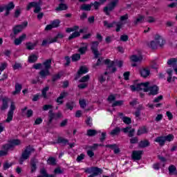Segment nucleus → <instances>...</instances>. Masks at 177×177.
Listing matches in <instances>:
<instances>
[{
	"instance_id": "1",
	"label": "nucleus",
	"mask_w": 177,
	"mask_h": 177,
	"mask_svg": "<svg viewBox=\"0 0 177 177\" xmlns=\"http://www.w3.org/2000/svg\"><path fill=\"white\" fill-rule=\"evenodd\" d=\"M150 82H141L136 83V80L134 82L133 84L130 86V89L132 92H140V91H143L144 92H149V96H156L158 95V91L160 88L157 85L149 86Z\"/></svg>"
},
{
	"instance_id": "2",
	"label": "nucleus",
	"mask_w": 177,
	"mask_h": 177,
	"mask_svg": "<svg viewBox=\"0 0 177 177\" xmlns=\"http://www.w3.org/2000/svg\"><path fill=\"white\" fill-rule=\"evenodd\" d=\"M42 64L44 66V69L40 71L39 72V75H40L41 78H46V77L50 75V71L49 70H50L52 67V59H46L44 62H43V64H35L32 66V68H35V70H40V68H42Z\"/></svg>"
},
{
	"instance_id": "3",
	"label": "nucleus",
	"mask_w": 177,
	"mask_h": 177,
	"mask_svg": "<svg viewBox=\"0 0 177 177\" xmlns=\"http://www.w3.org/2000/svg\"><path fill=\"white\" fill-rule=\"evenodd\" d=\"M20 145H21V141L19 139H12L8 140V143L2 145L1 149L3 150H0V157L8 156L9 150H13L16 146H20Z\"/></svg>"
},
{
	"instance_id": "4",
	"label": "nucleus",
	"mask_w": 177,
	"mask_h": 177,
	"mask_svg": "<svg viewBox=\"0 0 177 177\" xmlns=\"http://www.w3.org/2000/svg\"><path fill=\"white\" fill-rule=\"evenodd\" d=\"M53 105L52 104H45L42 107L43 111H48V120L47 122V125H50L52 122H53L54 120H59V118H62L63 117V115L62 114V112H58L55 113L53 112Z\"/></svg>"
},
{
	"instance_id": "5",
	"label": "nucleus",
	"mask_w": 177,
	"mask_h": 177,
	"mask_svg": "<svg viewBox=\"0 0 177 177\" xmlns=\"http://www.w3.org/2000/svg\"><path fill=\"white\" fill-rule=\"evenodd\" d=\"M99 41H94L91 42V50L92 53L94 55L95 59H97V62L93 65V68H96L99 66H102V63L103 62V57H100V53H99Z\"/></svg>"
},
{
	"instance_id": "6",
	"label": "nucleus",
	"mask_w": 177,
	"mask_h": 177,
	"mask_svg": "<svg viewBox=\"0 0 177 177\" xmlns=\"http://www.w3.org/2000/svg\"><path fill=\"white\" fill-rule=\"evenodd\" d=\"M102 2H106V0H100ZM120 0H111V1L108 4L107 6L104 8V12L106 16H110V12L114 10L115 9V6L118 5V2Z\"/></svg>"
},
{
	"instance_id": "7",
	"label": "nucleus",
	"mask_w": 177,
	"mask_h": 177,
	"mask_svg": "<svg viewBox=\"0 0 177 177\" xmlns=\"http://www.w3.org/2000/svg\"><path fill=\"white\" fill-rule=\"evenodd\" d=\"M80 171H84L85 174H93L95 176H99L103 174L102 168L98 167H91L80 169Z\"/></svg>"
},
{
	"instance_id": "8",
	"label": "nucleus",
	"mask_w": 177,
	"mask_h": 177,
	"mask_svg": "<svg viewBox=\"0 0 177 177\" xmlns=\"http://www.w3.org/2000/svg\"><path fill=\"white\" fill-rule=\"evenodd\" d=\"M155 41H151L150 43V48L151 49H157V46L160 45V46H164V44H165V40L160 36V35H156L155 36Z\"/></svg>"
},
{
	"instance_id": "9",
	"label": "nucleus",
	"mask_w": 177,
	"mask_h": 177,
	"mask_svg": "<svg viewBox=\"0 0 177 177\" xmlns=\"http://www.w3.org/2000/svg\"><path fill=\"white\" fill-rule=\"evenodd\" d=\"M104 63L107 66V71H110L111 68H112L111 73H115V71H117V68H115V62L111 61L110 59H106L104 61Z\"/></svg>"
},
{
	"instance_id": "10",
	"label": "nucleus",
	"mask_w": 177,
	"mask_h": 177,
	"mask_svg": "<svg viewBox=\"0 0 177 177\" xmlns=\"http://www.w3.org/2000/svg\"><path fill=\"white\" fill-rule=\"evenodd\" d=\"M34 150V148L31 147V145L26 147L24 151L21 153V157H22L24 160H28L31 156V153H32Z\"/></svg>"
},
{
	"instance_id": "11",
	"label": "nucleus",
	"mask_w": 177,
	"mask_h": 177,
	"mask_svg": "<svg viewBox=\"0 0 177 177\" xmlns=\"http://www.w3.org/2000/svg\"><path fill=\"white\" fill-rule=\"evenodd\" d=\"M27 26H28V21H24L21 24L16 25L12 28L14 35H17V34L21 32V31H23V29L25 28V27H27Z\"/></svg>"
},
{
	"instance_id": "12",
	"label": "nucleus",
	"mask_w": 177,
	"mask_h": 177,
	"mask_svg": "<svg viewBox=\"0 0 177 177\" xmlns=\"http://www.w3.org/2000/svg\"><path fill=\"white\" fill-rule=\"evenodd\" d=\"M142 156H143V151H133L131 158L132 160H134V161H139V160H142Z\"/></svg>"
},
{
	"instance_id": "13",
	"label": "nucleus",
	"mask_w": 177,
	"mask_h": 177,
	"mask_svg": "<svg viewBox=\"0 0 177 177\" xmlns=\"http://www.w3.org/2000/svg\"><path fill=\"white\" fill-rule=\"evenodd\" d=\"M89 69L86 68V66H82L80 67L79 70L77 71V75L75 76V81H77L82 74H86L88 73Z\"/></svg>"
},
{
	"instance_id": "14",
	"label": "nucleus",
	"mask_w": 177,
	"mask_h": 177,
	"mask_svg": "<svg viewBox=\"0 0 177 177\" xmlns=\"http://www.w3.org/2000/svg\"><path fill=\"white\" fill-rule=\"evenodd\" d=\"M37 164H38V160L35 158L30 159V174H34L37 172Z\"/></svg>"
},
{
	"instance_id": "15",
	"label": "nucleus",
	"mask_w": 177,
	"mask_h": 177,
	"mask_svg": "<svg viewBox=\"0 0 177 177\" xmlns=\"http://www.w3.org/2000/svg\"><path fill=\"white\" fill-rule=\"evenodd\" d=\"M2 104L1 106V111H5V110H8L9 109V102L10 101V99L8 97H3L2 98Z\"/></svg>"
},
{
	"instance_id": "16",
	"label": "nucleus",
	"mask_w": 177,
	"mask_h": 177,
	"mask_svg": "<svg viewBox=\"0 0 177 177\" xmlns=\"http://www.w3.org/2000/svg\"><path fill=\"white\" fill-rule=\"evenodd\" d=\"M67 96H68V93L62 91L55 101L57 103H58V104H63V103H64L63 99H64V97H67Z\"/></svg>"
},
{
	"instance_id": "17",
	"label": "nucleus",
	"mask_w": 177,
	"mask_h": 177,
	"mask_svg": "<svg viewBox=\"0 0 177 177\" xmlns=\"http://www.w3.org/2000/svg\"><path fill=\"white\" fill-rule=\"evenodd\" d=\"M26 38H27V35L22 34L21 36H19L18 38H16L14 40L15 45H16L17 46L21 44V42H23Z\"/></svg>"
},
{
	"instance_id": "18",
	"label": "nucleus",
	"mask_w": 177,
	"mask_h": 177,
	"mask_svg": "<svg viewBox=\"0 0 177 177\" xmlns=\"http://www.w3.org/2000/svg\"><path fill=\"white\" fill-rule=\"evenodd\" d=\"M62 38H64V35L62 32H58L54 38L50 39L48 44H55V42H57V39H62Z\"/></svg>"
},
{
	"instance_id": "19",
	"label": "nucleus",
	"mask_w": 177,
	"mask_h": 177,
	"mask_svg": "<svg viewBox=\"0 0 177 177\" xmlns=\"http://www.w3.org/2000/svg\"><path fill=\"white\" fill-rule=\"evenodd\" d=\"M140 74L143 78H147L150 75V69L147 68H143L140 71Z\"/></svg>"
},
{
	"instance_id": "20",
	"label": "nucleus",
	"mask_w": 177,
	"mask_h": 177,
	"mask_svg": "<svg viewBox=\"0 0 177 177\" xmlns=\"http://www.w3.org/2000/svg\"><path fill=\"white\" fill-rule=\"evenodd\" d=\"M149 146H150V142L149 140H141L138 143V147H140V149H145L146 147H149Z\"/></svg>"
},
{
	"instance_id": "21",
	"label": "nucleus",
	"mask_w": 177,
	"mask_h": 177,
	"mask_svg": "<svg viewBox=\"0 0 177 177\" xmlns=\"http://www.w3.org/2000/svg\"><path fill=\"white\" fill-rule=\"evenodd\" d=\"M130 60L133 63H138L143 60V57L142 55L138 56L136 55H133L130 57Z\"/></svg>"
},
{
	"instance_id": "22",
	"label": "nucleus",
	"mask_w": 177,
	"mask_h": 177,
	"mask_svg": "<svg viewBox=\"0 0 177 177\" xmlns=\"http://www.w3.org/2000/svg\"><path fill=\"white\" fill-rule=\"evenodd\" d=\"M155 142L156 143H158L160 146H165V137L164 136H158L155 139Z\"/></svg>"
},
{
	"instance_id": "23",
	"label": "nucleus",
	"mask_w": 177,
	"mask_h": 177,
	"mask_svg": "<svg viewBox=\"0 0 177 177\" xmlns=\"http://www.w3.org/2000/svg\"><path fill=\"white\" fill-rule=\"evenodd\" d=\"M22 88H23V86H21V84H20L19 83H16L15 84V91H14L12 92V95H19V93H20V92H21Z\"/></svg>"
},
{
	"instance_id": "24",
	"label": "nucleus",
	"mask_w": 177,
	"mask_h": 177,
	"mask_svg": "<svg viewBox=\"0 0 177 177\" xmlns=\"http://www.w3.org/2000/svg\"><path fill=\"white\" fill-rule=\"evenodd\" d=\"M68 9V6L66 4L61 3L59 4L58 7L56 8L55 10L57 12H61L62 10H67Z\"/></svg>"
},
{
	"instance_id": "25",
	"label": "nucleus",
	"mask_w": 177,
	"mask_h": 177,
	"mask_svg": "<svg viewBox=\"0 0 177 177\" xmlns=\"http://www.w3.org/2000/svg\"><path fill=\"white\" fill-rule=\"evenodd\" d=\"M119 133H121V128L116 127L110 133L111 136H117Z\"/></svg>"
},
{
	"instance_id": "26",
	"label": "nucleus",
	"mask_w": 177,
	"mask_h": 177,
	"mask_svg": "<svg viewBox=\"0 0 177 177\" xmlns=\"http://www.w3.org/2000/svg\"><path fill=\"white\" fill-rule=\"evenodd\" d=\"M147 128L145 126L140 127L137 131V136H140V135H143L145 133H147Z\"/></svg>"
},
{
	"instance_id": "27",
	"label": "nucleus",
	"mask_w": 177,
	"mask_h": 177,
	"mask_svg": "<svg viewBox=\"0 0 177 177\" xmlns=\"http://www.w3.org/2000/svg\"><path fill=\"white\" fill-rule=\"evenodd\" d=\"M145 21V16L143 15H138V17L133 21L134 26H138L139 23L142 24Z\"/></svg>"
},
{
	"instance_id": "28",
	"label": "nucleus",
	"mask_w": 177,
	"mask_h": 177,
	"mask_svg": "<svg viewBox=\"0 0 177 177\" xmlns=\"http://www.w3.org/2000/svg\"><path fill=\"white\" fill-rule=\"evenodd\" d=\"M97 135V131L95 129H88L86 132V136L89 138H92L93 136H96Z\"/></svg>"
},
{
	"instance_id": "29",
	"label": "nucleus",
	"mask_w": 177,
	"mask_h": 177,
	"mask_svg": "<svg viewBox=\"0 0 177 177\" xmlns=\"http://www.w3.org/2000/svg\"><path fill=\"white\" fill-rule=\"evenodd\" d=\"M78 37H81V33L80 31H75L68 37V40L71 41V39H74V38H78Z\"/></svg>"
},
{
	"instance_id": "30",
	"label": "nucleus",
	"mask_w": 177,
	"mask_h": 177,
	"mask_svg": "<svg viewBox=\"0 0 177 177\" xmlns=\"http://www.w3.org/2000/svg\"><path fill=\"white\" fill-rule=\"evenodd\" d=\"M56 143H57L58 145H60V143H62V145H67V143H68V140L62 137H58Z\"/></svg>"
},
{
	"instance_id": "31",
	"label": "nucleus",
	"mask_w": 177,
	"mask_h": 177,
	"mask_svg": "<svg viewBox=\"0 0 177 177\" xmlns=\"http://www.w3.org/2000/svg\"><path fill=\"white\" fill-rule=\"evenodd\" d=\"M104 26L107 27V28H113L114 26H115V24H117V21H113L112 23L109 24L107 21H104Z\"/></svg>"
},
{
	"instance_id": "32",
	"label": "nucleus",
	"mask_w": 177,
	"mask_h": 177,
	"mask_svg": "<svg viewBox=\"0 0 177 177\" xmlns=\"http://www.w3.org/2000/svg\"><path fill=\"white\" fill-rule=\"evenodd\" d=\"M74 104H75V102L74 101L66 102V107L67 110H71V111H73L74 109Z\"/></svg>"
},
{
	"instance_id": "33",
	"label": "nucleus",
	"mask_w": 177,
	"mask_h": 177,
	"mask_svg": "<svg viewBox=\"0 0 177 177\" xmlns=\"http://www.w3.org/2000/svg\"><path fill=\"white\" fill-rule=\"evenodd\" d=\"M47 164L48 165H56L57 162L55 157L50 156L47 160Z\"/></svg>"
},
{
	"instance_id": "34",
	"label": "nucleus",
	"mask_w": 177,
	"mask_h": 177,
	"mask_svg": "<svg viewBox=\"0 0 177 177\" xmlns=\"http://www.w3.org/2000/svg\"><path fill=\"white\" fill-rule=\"evenodd\" d=\"M38 60V57L35 54H32L28 57L29 63H35Z\"/></svg>"
},
{
	"instance_id": "35",
	"label": "nucleus",
	"mask_w": 177,
	"mask_h": 177,
	"mask_svg": "<svg viewBox=\"0 0 177 177\" xmlns=\"http://www.w3.org/2000/svg\"><path fill=\"white\" fill-rule=\"evenodd\" d=\"M81 10H86L87 12H89L91 9H92V5L90 4H83L80 7Z\"/></svg>"
},
{
	"instance_id": "36",
	"label": "nucleus",
	"mask_w": 177,
	"mask_h": 177,
	"mask_svg": "<svg viewBox=\"0 0 177 177\" xmlns=\"http://www.w3.org/2000/svg\"><path fill=\"white\" fill-rule=\"evenodd\" d=\"M13 114H15V113L10 112V111L8 112L7 118L6 119V122L9 123V122L13 121Z\"/></svg>"
},
{
	"instance_id": "37",
	"label": "nucleus",
	"mask_w": 177,
	"mask_h": 177,
	"mask_svg": "<svg viewBox=\"0 0 177 177\" xmlns=\"http://www.w3.org/2000/svg\"><path fill=\"white\" fill-rule=\"evenodd\" d=\"M48 91H49V86H46L41 90V96L44 99H48V95H46Z\"/></svg>"
},
{
	"instance_id": "38",
	"label": "nucleus",
	"mask_w": 177,
	"mask_h": 177,
	"mask_svg": "<svg viewBox=\"0 0 177 177\" xmlns=\"http://www.w3.org/2000/svg\"><path fill=\"white\" fill-rule=\"evenodd\" d=\"M168 66H176L177 64V58H170L167 60Z\"/></svg>"
},
{
	"instance_id": "39",
	"label": "nucleus",
	"mask_w": 177,
	"mask_h": 177,
	"mask_svg": "<svg viewBox=\"0 0 177 177\" xmlns=\"http://www.w3.org/2000/svg\"><path fill=\"white\" fill-rule=\"evenodd\" d=\"M72 62H78V60L81 59V54H73L71 56Z\"/></svg>"
},
{
	"instance_id": "40",
	"label": "nucleus",
	"mask_w": 177,
	"mask_h": 177,
	"mask_svg": "<svg viewBox=\"0 0 177 177\" xmlns=\"http://www.w3.org/2000/svg\"><path fill=\"white\" fill-rule=\"evenodd\" d=\"M115 25L116 26V28H115V31L116 32H120V31H121V28L123 27L124 26V23L121 22V21H116V24H115Z\"/></svg>"
},
{
	"instance_id": "41",
	"label": "nucleus",
	"mask_w": 177,
	"mask_h": 177,
	"mask_svg": "<svg viewBox=\"0 0 177 177\" xmlns=\"http://www.w3.org/2000/svg\"><path fill=\"white\" fill-rule=\"evenodd\" d=\"M89 80H91V76L89 75H86L81 77V79L79 80V82H81V83L88 82Z\"/></svg>"
},
{
	"instance_id": "42",
	"label": "nucleus",
	"mask_w": 177,
	"mask_h": 177,
	"mask_svg": "<svg viewBox=\"0 0 177 177\" xmlns=\"http://www.w3.org/2000/svg\"><path fill=\"white\" fill-rule=\"evenodd\" d=\"M51 25L53 26V28H57L60 26V20L59 19H55L51 22Z\"/></svg>"
},
{
	"instance_id": "43",
	"label": "nucleus",
	"mask_w": 177,
	"mask_h": 177,
	"mask_svg": "<svg viewBox=\"0 0 177 177\" xmlns=\"http://www.w3.org/2000/svg\"><path fill=\"white\" fill-rule=\"evenodd\" d=\"M5 6H6V9H7L8 10H13V9H15V3H13V1H10Z\"/></svg>"
},
{
	"instance_id": "44",
	"label": "nucleus",
	"mask_w": 177,
	"mask_h": 177,
	"mask_svg": "<svg viewBox=\"0 0 177 177\" xmlns=\"http://www.w3.org/2000/svg\"><path fill=\"white\" fill-rule=\"evenodd\" d=\"M37 6V1L30 2L26 6V10H30L32 8H35Z\"/></svg>"
},
{
	"instance_id": "45",
	"label": "nucleus",
	"mask_w": 177,
	"mask_h": 177,
	"mask_svg": "<svg viewBox=\"0 0 177 177\" xmlns=\"http://www.w3.org/2000/svg\"><path fill=\"white\" fill-rule=\"evenodd\" d=\"M122 121L127 125H129V124H132V119L131 118H129V117H127V116L123 117Z\"/></svg>"
},
{
	"instance_id": "46",
	"label": "nucleus",
	"mask_w": 177,
	"mask_h": 177,
	"mask_svg": "<svg viewBox=\"0 0 177 177\" xmlns=\"http://www.w3.org/2000/svg\"><path fill=\"white\" fill-rule=\"evenodd\" d=\"M122 104H124V100L115 101L112 104V107H117V106H122Z\"/></svg>"
},
{
	"instance_id": "47",
	"label": "nucleus",
	"mask_w": 177,
	"mask_h": 177,
	"mask_svg": "<svg viewBox=\"0 0 177 177\" xmlns=\"http://www.w3.org/2000/svg\"><path fill=\"white\" fill-rule=\"evenodd\" d=\"M166 142H172L174 139V134H168L167 136H164Z\"/></svg>"
},
{
	"instance_id": "48",
	"label": "nucleus",
	"mask_w": 177,
	"mask_h": 177,
	"mask_svg": "<svg viewBox=\"0 0 177 177\" xmlns=\"http://www.w3.org/2000/svg\"><path fill=\"white\" fill-rule=\"evenodd\" d=\"M64 60L66 61V63L64 64V66L68 67V66H70V64H71V57H70L69 56H65Z\"/></svg>"
},
{
	"instance_id": "49",
	"label": "nucleus",
	"mask_w": 177,
	"mask_h": 177,
	"mask_svg": "<svg viewBox=\"0 0 177 177\" xmlns=\"http://www.w3.org/2000/svg\"><path fill=\"white\" fill-rule=\"evenodd\" d=\"M60 78H62V75H60V73L53 75L52 77V82H56V81L60 80Z\"/></svg>"
},
{
	"instance_id": "50",
	"label": "nucleus",
	"mask_w": 177,
	"mask_h": 177,
	"mask_svg": "<svg viewBox=\"0 0 177 177\" xmlns=\"http://www.w3.org/2000/svg\"><path fill=\"white\" fill-rule=\"evenodd\" d=\"M87 50H88V46H85L80 47L78 50V52H80V55H85Z\"/></svg>"
},
{
	"instance_id": "51",
	"label": "nucleus",
	"mask_w": 177,
	"mask_h": 177,
	"mask_svg": "<svg viewBox=\"0 0 177 177\" xmlns=\"http://www.w3.org/2000/svg\"><path fill=\"white\" fill-rule=\"evenodd\" d=\"M107 138V133L106 132H102L101 133V137L100 138V142L101 143H103L105 140H106V138Z\"/></svg>"
},
{
	"instance_id": "52",
	"label": "nucleus",
	"mask_w": 177,
	"mask_h": 177,
	"mask_svg": "<svg viewBox=\"0 0 177 177\" xmlns=\"http://www.w3.org/2000/svg\"><path fill=\"white\" fill-rule=\"evenodd\" d=\"M26 49H28V50H34V49H35V47H34V45L30 41L26 43Z\"/></svg>"
},
{
	"instance_id": "53",
	"label": "nucleus",
	"mask_w": 177,
	"mask_h": 177,
	"mask_svg": "<svg viewBox=\"0 0 177 177\" xmlns=\"http://www.w3.org/2000/svg\"><path fill=\"white\" fill-rule=\"evenodd\" d=\"M12 163H9L8 162H6L3 165V171H8V169H9V168H10V167H12Z\"/></svg>"
},
{
	"instance_id": "54",
	"label": "nucleus",
	"mask_w": 177,
	"mask_h": 177,
	"mask_svg": "<svg viewBox=\"0 0 177 177\" xmlns=\"http://www.w3.org/2000/svg\"><path fill=\"white\" fill-rule=\"evenodd\" d=\"M79 104H80L81 109H85L86 107V101L84 99L80 100Z\"/></svg>"
},
{
	"instance_id": "55",
	"label": "nucleus",
	"mask_w": 177,
	"mask_h": 177,
	"mask_svg": "<svg viewBox=\"0 0 177 177\" xmlns=\"http://www.w3.org/2000/svg\"><path fill=\"white\" fill-rule=\"evenodd\" d=\"M91 6H94L95 10H98L100 7V2L95 1L94 3H91Z\"/></svg>"
},
{
	"instance_id": "56",
	"label": "nucleus",
	"mask_w": 177,
	"mask_h": 177,
	"mask_svg": "<svg viewBox=\"0 0 177 177\" xmlns=\"http://www.w3.org/2000/svg\"><path fill=\"white\" fill-rule=\"evenodd\" d=\"M20 15H21V9L18 8L15 10V12L14 13L15 19H18V17H20Z\"/></svg>"
},
{
	"instance_id": "57",
	"label": "nucleus",
	"mask_w": 177,
	"mask_h": 177,
	"mask_svg": "<svg viewBox=\"0 0 177 177\" xmlns=\"http://www.w3.org/2000/svg\"><path fill=\"white\" fill-rule=\"evenodd\" d=\"M139 142V139L138 137H133L130 139L131 145H136V143Z\"/></svg>"
},
{
	"instance_id": "58",
	"label": "nucleus",
	"mask_w": 177,
	"mask_h": 177,
	"mask_svg": "<svg viewBox=\"0 0 177 177\" xmlns=\"http://www.w3.org/2000/svg\"><path fill=\"white\" fill-rule=\"evenodd\" d=\"M176 171V167L174 165H171L169 167V174H174Z\"/></svg>"
},
{
	"instance_id": "59",
	"label": "nucleus",
	"mask_w": 177,
	"mask_h": 177,
	"mask_svg": "<svg viewBox=\"0 0 177 177\" xmlns=\"http://www.w3.org/2000/svg\"><path fill=\"white\" fill-rule=\"evenodd\" d=\"M86 124L87 125V127H92V125H93V123H92L91 117L87 118V119L86 120Z\"/></svg>"
},
{
	"instance_id": "60",
	"label": "nucleus",
	"mask_w": 177,
	"mask_h": 177,
	"mask_svg": "<svg viewBox=\"0 0 177 177\" xmlns=\"http://www.w3.org/2000/svg\"><path fill=\"white\" fill-rule=\"evenodd\" d=\"M128 39H129V37H128L127 35H122L120 36V41H122V42H127Z\"/></svg>"
},
{
	"instance_id": "61",
	"label": "nucleus",
	"mask_w": 177,
	"mask_h": 177,
	"mask_svg": "<svg viewBox=\"0 0 177 177\" xmlns=\"http://www.w3.org/2000/svg\"><path fill=\"white\" fill-rule=\"evenodd\" d=\"M84 158H85V154L81 153L80 156L77 157L76 161L77 162H81V161H82V160H84Z\"/></svg>"
},
{
	"instance_id": "62",
	"label": "nucleus",
	"mask_w": 177,
	"mask_h": 177,
	"mask_svg": "<svg viewBox=\"0 0 177 177\" xmlns=\"http://www.w3.org/2000/svg\"><path fill=\"white\" fill-rule=\"evenodd\" d=\"M21 64L15 62V64L12 66L13 70H19V68H21Z\"/></svg>"
},
{
	"instance_id": "63",
	"label": "nucleus",
	"mask_w": 177,
	"mask_h": 177,
	"mask_svg": "<svg viewBox=\"0 0 177 177\" xmlns=\"http://www.w3.org/2000/svg\"><path fill=\"white\" fill-rule=\"evenodd\" d=\"M6 67H8V63H6V62L1 63V64L0 66V72H2L4 70H6Z\"/></svg>"
},
{
	"instance_id": "64",
	"label": "nucleus",
	"mask_w": 177,
	"mask_h": 177,
	"mask_svg": "<svg viewBox=\"0 0 177 177\" xmlns=\"http://www.w3.org/2000/svg\"><path fill=\"white\" fill-rule=\"evenodd\" d=\"M40 174L41 175H42L43 177H48V173L46 172V169L44 168L40 170Z\"/></svg>"
}]
</instances>
